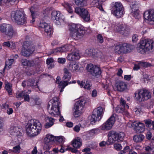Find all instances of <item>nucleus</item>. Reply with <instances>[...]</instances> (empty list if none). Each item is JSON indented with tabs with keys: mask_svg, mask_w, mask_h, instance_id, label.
Segmentation results:
<instances>
[{
	"mask_svg": "<svg viewBox=\"0 0 154 154\" xmlns=\"http://www.w3.org/2000/svg\"><path fill=\"white\" fill-rule=\"evenodd\" d=\"M42 129L41 123L38 121L32 122V120L29 122L26 127V133L29 136H34L38 135Z\"/></svg>",
	"mask_w": 154,
	"mask_h": 154,
	"instance_id": "obj_1",
	"label": "nucleus"
},
{
	"mask_svg": "<svg viewBox=\"0 0 154 154\" xmlns=\"http://www.w3.org/2000/svg\"><path fill=\"white\" fill-rule=\"evenodd\" d=\"M137 51L142 54H144L149 51L154 50V42L150 39L142 41L139 43L137 48Z\"/></svg>",
	"mask_w": 154,
	"mask_h": 154,
	"instance_id": "obj_2",
	"label": "nucleus"
},
{
	"mask_svg": "<svg viewBox=\"0 0 154 154\" xmlns=\"http://www.w3.org/2000/svg\"><path fill=\"white\" fill-rule=\"evenodd\" d=\"M12 20L17 24L19 25H26L27 18L24 12L20 10L12 11L11 13Z\"/></svg>",
	"mask_w": 154,
	"mask_h": 154,
	"instance_id": "obj_3",
	"label": "nucleus"
},
{
	"mask_svg": "<svg viewBox=\"0 0 154 154\" xmlns=\"http://www.w3.org/2000/svg\"><path fill=\"white\" fill-rule=\"evenodd\" d=\"M70 29L71 37L75 40L81 39L85 33L84 27L80 24H73L71 25Z\"/></svg>",
	"mask_w": 154,
	"mask_h": 154,
	"instance_id": "obj_4",
	"label": "nucleus"
},
{
	"mask_svg": "<svg viewBox=\"0 0 154 154\" xmlns=\"http://www.w3.org/2000/svg\"><path fill=\"white\" fill-rule=\"evenodd\" d=\"M134 97L136 100L139 102H141L150 98L151 97V94L147 90H139L135 92Z\"/></svg>",
	"mask_w": 154,
	"mask_h": 154,
	"instance_id": "obj_5",
	"label": "nucleus"
},
{
	"mask_svg": "<svg viewBox=\"0 0 154 154\" xmlns=\"http://www.w3.org/2000/svg\"><path fill=\"white\" fill-rule=\"evenodd\" d=\"M35 50V46L30 42L25 41L22 46L21 53L24 56H29L33 53Z\"/></svg>",
	"mask_w": 154,
	"mask_h": 154,
	"instance_id": "obj_6",
	"label": "nucleus"
},
{
	"mask_svg": "<svg viewBox=\"0 0 154 154\" xmlns=\"http://www.w3.org/2000/svg\"><path fill=\"white\" fill-rule=\"evenodd\" d=\"M58 98L55 97L53 98L51 103H52V107L51 109L49 108V104L48 106V112L52 116H56V115H59L60 114V111L59 110V102L58 101Z\"/></svg>",
	"mask_w": 154,
	"mask_h": 154,
	"instance_id": "obj_7",
	"label": "nucleus"
},
{
	"mask_svg": "<svg viewBox=\"0 0 154 154\" xmlns=\"http://www.w3.org/2000/svg\"><path fill=\"white\" fill-rule=\"evenodd\" d=\"M109 140L110 143H113L116 141L120 142L124 140L125 137L124 133L122 132L117 133L114 131H110L109 134Z\"/></svg>",
	"mask_w": 154,
	"mask_h": 154,
	"instance_id": "obj_8",
	"label": "nucleus"
},
{
	"mask_svg": "<svg viewBox=\"0 0 154 154\" xmlns=\"http://www.w3.org/2000/svg\"><path fill=\"white\" fill-rule=\"evenodd\" d=\"M0 31L9 39L12 38L14 33L13 26L6 23L0 25Z\"/></svg>",
	"mask_w": 154,
	"mask_h": 154,
	"instance_id": "obj_9",
	"label": "nucleus"
},
{
	"mask_svg": "<svg viewBox=\"0 0 154 154\" xmlns=\"http://www.w3.org/2000/svg\"><path fill=\"white\" fill-rule=\"evenodd\" d=\"M104 109L101 106L95 109L93 112V114L91 119V123L94 125L97 121H99L101 118Z\"/></svg>",
	"mask_w": 154,
	"mask_h": 154,
	"instance_id": "obj_10",
	"label": "nucleus"
},
{
	"mask_svg": "<svg viewBox=\"0 0 154 154\" xmlns=\"http://www.w3.org/2000/svg\"><path fill=\"white\" fill-rule=\"evenodd\" d=\"M86 103L85 98H82L76 102L74 105L73 111L74 112V115L77 116H79L82 112V110L85 103Z\"/></svg>",
	"mask_w": 154,
	"mask_h": 154,
	"instance_id": "obj_11",
	"label": "nucleus"
},
{
	"mask_svg": "<svg viewBox=\"0 0 154 154\" xmlns=\"http://www.w3.org/2000/svg\"><path fill=\"white\" fill-rule=\"evenodd\" d=\"M123 7L121 3L120 2H117L112 7L111 13L116 17L120 18L123 14Z\"/></svg>",
	"mask_w": 154,
	"mask_h": 154,
	"instance_id": "obj_12",
	"label": "nucleus"
},
{
	"mask_svg": "<svg viewBox=\"0 0 154 154\" xmlns=\"http://www.w3.org/2000/svg\"><path fill=\"white\" fill-rule=\"evenodd\" d=\"M87 69L88 71L93 76L96 77H99L102 72L99 66L94 65L91 63L88 64Z\"/></svg>",
	"mask_w": 154,
	"mask_h": 154,
	"instance_id": "obj_13",
	"label": "nucleus"
},
{
	"mask_svg": "<svg viewBox=\"0 0 154 154\" xmlns=\"http://www.w3.org/2000/svg\"><path fill=\"white\" fill-rule=\"evenodd\" d=\"M116 116V114H113L101 126V130H108L110 129L115 122Z\"/></svg>",
	"mask_w": 154,
	"mask_h": 154,
	"instance_id": "obj_14",
	"label": "nucleus"
},
{
	"mask_svg": "<svg viewBox=\"0 0 154 154\" xmlns=\"http://www.w3.org/2000/svg\"><path fill=\"white\" fill-rule=\"evenodd\" d=\"M55 137L52 135L47 134L44 139V149L46 150H48L51 147V145L55 141Z\"/></svg>",
	"mask_w": 154,
	"mask_h": 154,
	"instance_id": "obj_15",
	"label": "nucleus"
},
{
	"mask_svg": "<svg viewBox=\"0 0 154 154\" xmlns=\"http://www.w3.org/2000/svg\"><path fill=\"white\" fill-rule=\"evenodd\" d=\"M75 12L79 14L85 21H88L90 20V15L88 11L83 8L76 7Z\"/></svg>",
	"mask_w": 154,
	"mask_h": 154,
	"instance_id": "obj_16",
	"label": "nucleus"
},
{
	"mask_svg": "<svg viewBox=\"0 0 154 154\" xmlns=\"http://www.w3.org/2000/svg\"><path fill=\"white\" fill-rule=\"evenodd\" d=\"M57 11H53L51 13L52 19L55 21V23L59 25L61 23L64 21V17L62 15Z\"/></svg>",
	"mask_w": 154,
	"mask_h": 154,
	"instance_id": "obj_17",
	"label": "nucleus"
},
{
	"mask_svg": "<svg viewBox=\"0 0 154 154\" xmlns=\"http://www.w3.org/2000/svg\"><path fill=\"white\" fill-rule=\"evenodd\" d=\"M75 49L74 47L73 46L69 44L65 45L61 47L57 48L51 51V53H62L66 52L67 51H70L72 52Z\"/></svg>",
	"mask_w": 154,
	"mask_h": 154,
	"instance_id": "obj_18",
	"label": "nucleus"
},
{
	"mask_svg": "<svg viewBox=\"0 0 154 154\" xmlns=\"http://www.w3.org/2000/svg\"><path fill=\"white\" fill-rule=\"evenodd\" d=\"M135 47L134 45L124 43L120 45V49L118 51L121 53H126L130 52Z\"/></svg>",
	"mask_w": 154,
	"mask_h": 154,
	"instance_id": "obj_19",
	"label": "nucleus"
},
{
	"mask_svg": "<svg viewBox=\"0 0 154 154\" xmlns=\"http://www.w3.org/2000/svg\"><path fill=\"white\" fill-rule=\"evenodd\" d=\"M132 125L135 127V129L137 133H143L145 130V126L143 123L135 122H133Z\"/></svg>",
	"mask_w": 154,
	"mask_h": 154,
	"instance_id": "obj_20",
	"label": "nucleus"
},
{
	"mask_svg": "<svg viewBox=\"0 0 154 154\" xmlns=\"http://www.w3.org/2000/svg\"><path fill=\"white\" fill-rule=\"evenodd\" d=\"M39 27L44 29L45 33L50 35L51 33V27L48 24L43 21L42 20V21L40 23Z\"/></svg>",
	"mask_w": 154,
	"mask_h": 154,
	"instance_id": "obj_21",
	"label": "nucleus"
},
{
	"mask_svg": "<svg viewBox=\"0 0 154 154\" xmlns=\"http://www.w3.org/2000/svg\"><path fill=\"white\" fill-rule=\"evenodd\" d=\"M21 128L17 126H12L10 130V132L11 135L18 136L21 134Z\"/></svg>",
	"mask_w": 154,
	"mask_h": 154,
	"instance_id": "obj_22",
	"label": "nucleus"
},
{
	"mask_svg": "<svg viewBox=\"0 0 154 154\" xmlns=\"http://www.w3.org/2000/svg\"><path fill=\"white\" fill-rule=\"evenodd\" d=\"M143 16L145 19L152 21L154 24V10L145 11L144 13Z\"/></svg>",
	"mask_w": 154,
	"mask_h": 154,
	"instance_id": "obj_23",
	"label": "nucleus"
},
{
	"mask_svg": "<svg viewBox=\"0 0 154 154\" xmlns=\"http://www.w3.org/2000/svg\"><path fill=\"white\" fill-rule=\"evenodd\" d=\"M117 90L120 92H123L127 89L126 84L123 82L119 81L116 84Z\"/></svg>",
	"mask_w": 154,
	"mask_h": 154,
	"instance_id": "obj_24",
	"label": "nucleus"
},
{
	"mask_svg": "<svg viewBox=\"0 0 154 154\" xmlns=\"http://www.w3.org/2000/svg\"><path fill=\"white\" fill-rule=\"evenodd\" d=\"M88 55L90 56H96L100 57L102 56V53L99 51L95 49H90L88 50Z\"/></svg>",
	"mask_w": 154,
	"mask_h": 154,
	"instance_id": "obj_25",
	"label": "nucleus"
},
{
	"mask_svg": "<svg viewBox=\"0 0 154 154\" xmlns=\"http://www.w3.org/2000/svg\"><path fill=\"white\" fill-rule=\"evenodd\" d=\"M69 69L72 72L78 71L79 69V66L77 63L71 62L69 63Z\"/></svg>",
	"mask_w": 154,
	"mask_h": 154,
	"instance_id": "obj_26",
	"label": "nucleus"
},
{
	"mask_svg": "<svg viewBox=\"0 0 154 154\" xmlns=\"http://www.w3.org/2000/svg\"><path fill=\"white\" fill-rule=\"evenodd\" d=\"M27 93V92H26L25 91H24L17 95L16 97L19 98L23 97L24 101L29 102L30 100L29 96L28 94H26Z\"/></svg>",
	"mask_w": 154,
	"mask_h": 154,
	"instance_id": "obj_27",
	"label": "nucleus"
},
{
	"mask_svg": "<svg viewBox=\"0 0 154 154\" xmlns=\"http://www.w3.org/2000/svg\"><path fill=\"white\" fill-rule=\"evenodd\" d=\"M72 146L75 148H79L82 145V142L80 141V139L79 137L74 139L72 144Z\"/></svg>",
	"mask_w": 154,
	"mask_h": 154,
	"instance_id": "obj_28",
	"label": "nucleus"
},
{
	"mask_svg": "<svg viewBox=\"0 0 154 154\" xmlns=\"http://www.w3.org/2000/svg\"><path fill=\"white\" fill-rule=\"evenodd\" d=\"M144 137V136L142 134L136 135L133 137V140L136 143H140L143 140Z\"/></svg>",
	"mask_w": 154,
	"mask_h": 154,
	"instance_id": "obj_29",
	"label": "nucleus"
},
{
	"mask_svg": "<svg viewBox=\"0 0 154 154\" xmlns=\"http://www.w3.org/2000/svg\"><path fill=\"white\" fill-rule=\"evenodd\" d=\"M12 84L11 83L7 82L5 83V89L8 92V94L9 95H12Z\"/></svg>",
	"mask_w": 154,
	"mask_h": 154,
	"instance_id": "obj_30",
	"label": "nucleus"
},
{
	"mask_svg": "<svg viewBox=\"0 0 154 154\" xmlns=\"http://www.w3.org/2000/svg\"><path fill=\"white\" fill-rule=\"evenodd\" d=\"M37 82H35V80L34 79H29L26 82L27 85L28 86L32 87V88H37Z\"/></svg>",
	"mask_w": 154,
	"mask_h": 154,
	"instance_id": "obj_31",
	"label": "nucleus"
},
{
	"mask_svg": "<svg viewBox=\"0 0 154 154\" xmlns=\"http://www.w3.org/2000/svg\"><path fill=\"white\" fill-rule=\"evenodd\" d=\"M64 75L63 77L64 80L67 79L69 80L71 78V73L69 72V70L66 68H65L63 69Z\"/></svg>",
	"mask_w": 154,
	"mask_h": 154,
	"instance_id": "obj_32",
	"label": "nucleus"
},
{
	"mask_svg": "<svg viewBox=\"0 0 154 154\" xmlns=\"http://www.w3.org/2000/svg\"><path fill=\"white\" fill-rule=\"evenodd\" d=\"M95 7L98 8L100 11H104L102 7V3L100 0H94L92 2Z\"/></svg>",
	"mask_w": 154,
	"mask_h": 154,
	"instance_id": "obj_33",
	"label": "nucleus"
},
{
	"mask_svg": "<svg viewBox=\"0 0 154 154\" xmlns=\"http://www.w3.org/2000/svg\"><path fill=\"white\" fill-rule=\"evenodd\" d=\"M116 111L118 113H122L123 115L127 114L128 112L125 111V107L121 105L118 106L116 108Z\"/></svg>",
	"mask_w": 154,
	"mask_h": 154,
	"instance_id": "obj_34",
	"label": "nucleus"
},
{
	"mask_svg": "<svg viewBox=\"0 0 154 154\" xmlns=\"http://www.w3.org/2000/svg\"><path fill=\"white\" fill-rule=\"evenodd\" d=\"M47 119L48 120L49 122L46 123L45 124V126L46 128H48L52 126L54 124V119L51 117H47Z\"/></svg>",
	"mask_w": 154,
	"mask_h": 154,
	"instance_id": "obj_35",
	"label": "nucleus"
},
{
	"mask_svg": "<svg viewBox=\"0 0 154 154\" xmlns=\"http://www.w3.org/2000/svg\"><path fill=\"white\" fill-rule=\"evenodd\" d=\"M46 63L49 66L48 68L49 69H51L54 67V60L53 58L48 59L46 60Z\"/></svg>",
	"mask_w": 154,
	"mask_h": 154,
	"instance_id": "obj_36",
	"label": "nucleus"
},
{
	"mask_svg": "<svg viewBox=\"0 0 154 154\" xmlns=\"http://www.w3.org/2000/svg\"><path fill=\"white\" fill-rule=\"evenodd\" d=\"M71 52L74 57V60H78L80 58V55L78 51L75 49L72 51Z\"/></svg>",
	"mask_w": 154,
	"mask_h": 154,
	"instance_id": "obj_37",
	"label": "nucleus"
},
{
	"mask_svg": "<svg viewBox=\"0 0 154 154\" xmlns=\"http://www.w3.org/2000/svg\"><path fill=\"white\" fill-rule=\"evenodd\" d=\"M124 27L122 25H120L118 26H115L114 30L116 32H119L122 34H124Z\"/></svg>",
	"mask_w": 154,
	"mask_h": 154,
	"instance_id": "obj_38",
	"label": "nucleus"
},
{
	"mask_svg": "<svg viewBox=\"0 0 154 154\" xmlns=\"http://www.w3.org/2000/svg\"><path fill=\"white\" fill-rule=\"evenodd\" d=\"M31 13V15L32 17V19L30 21L31 23H33L35 21V20L34 18V17L35 15V12L34 10V8L32 7L29 9Z\"/></svg>",
	"mask_w": 154,
	"mask_h": 154,
	"instance_id": "obj_39",
	"label": "nucleus"
},
{
	"mask_svg": "<svg viewBox=\"0 0 154 154\" xmlns=\"http://www.w3.org/2000/svg\"><path fill=\"white\" fill-rule=\"evenodd\" d=\"M68 84V82L67 81H61L59 84V86L61 88L64 89L65 87Z\"/></svg>",
	"mask_w": 154,
	"mask_h": 154,
	"instance_id": "obj_40",
	"label": "nucleus"
},
{
	"mask_svg": "<svg viewBox=\"0 0 154 154\" xmlns=\"http://www.w3.org/2000/svg\"><path fill=\"white\" fill-rule=\"evenodd\" d=\"M141 68L147 67L150 66L151 64L150 63L146 62L140 61L139 62Z\"/></svg>",
	"mask_w": 154,
	"mask_h": 154,
	"instance_id": "obj_41",
	"label": "nucleus"
},
{
	"mask_svg": "<svg viewBox=\"0 0 154 154\" xmlns=\"http://www.w3.org/2000/svg\"><path fill=\"white\" fill-rule=\"evenodd\" d=\"M92 87V84L90 82L87 81L86 83L84 86V88L85 89H87L88 90H90Z\"/></svg>",
	"mask_w": 154,
	"mask_h": 154,
	"instance_id": "obj_42",
	"label": "nucleus"
},
{
	"mask_svg": "<svg viewBox=\"0 0 154 154\" xmlns=\"http://www.w3.org/2000/svg\"><path fill=\"white\" fill-rule=\"evenodd\" d=\"M130 31V28L129 26H126L124 27L123 30L124 34H122L125 35H128Z\"/></svg>",
	"mask_w": 154,
	"mask_h": 154,
	"instance_id": "obj_43",
	"label": "nucleus"
},
{
	"mask_svg": "<svg viewBox=\"0 0 154 154\" xmlns=\"http://www.w3.org/2000/svg\"><path fill=\"white\" fill-rule=\"evenodd\" d=\"M14 61V59H8V61H6L5 62V67L4 69L6 68L7 66H11Z\"/></svg>",
	"mask_w": 154,
	"mask_h": 154,
	"instance_id": "obj_44",
	"label": "nucleus"
},
{
	"mask_svg": "<svg viewBox=\"0 0 154 154\" xmlns=\"http://www.w3.org/2000/svg\"><path fill=\"white\" fill-rule=\"evenodd\" d=\"M20 147L19 145L16 146L13 148L12 151L14 152H19L20 151Z\"/></svg>",
	"mask_w": 154,
	"mask_h": 154,
	"instance_id": "obj_45",
	"label": "nucleus"
},
{
	"mask_svg": "<svg viewBox=\"0 0 154 154\" xmlns=\"http://www.w3.org/2000/svg\"><path fill=\"white\" fill-rule=\"evenodd\" d=\"M146 126L148 127H149L151 126V124H152V121L149 119H146L144 121Z\"/></svg>",
	"mask_w": 154,
	"mask_h": 154,
	"instance_id": "obj_46",
	"label": "nucleus"
},
{
	"mask_svg": "<svg viewBox=\"0 0 154 154\" xmlns=\"http://www.w3.org/2000/svg\"><path fill=\"white\" fill-rule=\"evenodd\" d=\"M34 61L35 64V66L39 65L41 62V60L39 58H36L33 60Z\"/></svg>",
	"mask_w": 154,
	"mask_h": 154,
	"instance_id": "obj_47",
	"label": "nucleus"
},
{
	"mask_svg": "<svg viewBox=\"0 0 154 154\" xmlns=\"http://www.w3.org/2000/svg\"><path fill=\"white\" fill-rule=\"evenodd\" d=\"M63 138L64 137L62 136L55 137V140H56L59 143H61L64 141Z\"/></svg>",
	"mask_w": 154,
	"mask_h": 154,
	"instance_id": "obj_48",
	"label": "nucleus"
},
{
	"mask_svg": "<svg viewBox=\"0 0 154 154\" xmlns=\"http://www.w3.org/2000/svg\"><path fill=\"white\" fill-rule=\"evenodd\" d=\"M29 60L26 59H22L21 60V63L24 66H28Z\"/></svg>",
	"mask_w": 154,
	"mask_h": 154,
	"instance_id": "obj_49",
	"label": "nucleus"
},
{
	"mask_svg": "<svg viewBox=\"0 0 154 154\" xmlns=\"http://www.w3.org/2000/svg\"><path fill=\"white\" fill-rule=\"evenodd\" d=\"M97 40L100 43H102L103 42V37L101 34H99L97 35Z\"/></svg>",
	"mask_w": 154,
	"mask_h": 154,
	"instance_id": "obj_50",
	"label": "nucleus"
},
{
	"mask_svg": "<svg viewBox=\"0 0 154 154\" xmlns=\"http://www.w3.org/2000/svg\"><path fill=\"white\" fill-rule=\"evenodd\" d=\"M73 55L72 54V52L68 54V56L67 57V59L69 61H74V57H73Z\"/></svg>",
	"mask_w": 154,
	"mask_h": 154,
	"instance_id": "obj_51",
	"label": "nucleus"
},
{
	"mask_svg": "<svg viewBox=\"0 0 154 154\" xmlns=\"http://www.w3.org/2000/svg\"><path fill=\"white\" fill-rule=\"evenodd\" d=\"M66 59L65 58H59L57 59V61L59 63L63 64L65 63Z\"/></svg>",
	"mask_w": 154,
	"mask_h": 154,
	"instance_id": "obj_52",
	"label": "nucleus"
},
{
	"mask_svg": "<svg viewBox=\"0 0 154 154\" xmlns=\"http://www.w3.org/2000/svg\"><path fill=\"white\" fill-rule=\"evenodd\" d=\"M145 150L146 151L145 152H150L152 154L153 152H154L153 151L152 148L148 146L146 147Z\"/></svg>",
	"mask_w": 154,
	"mask_h": 154,
	"instance_id": "obj_53",
	"label": "nucleus"
},
{
	"mask_svg": "<svg viewBox=\"0 0 154 154\" xmlns=\"http://www.w3.org/2000/svg\"><path fill=\"white\" fill-rule=\"evenodd\" d=\"M85 0H75V3L78 6L82 5L83 6V2Z\"/></svg>",
	"mask_w": 154,
	"mask_h": 154,
	"instance_id": "obj_54",
	"label": "nucleus"
},
{
	"mask_svg": "<svg viewBox=\"0 0 154 154\" xmlns=\"http://www.w3.org/2000/svg\"><path fill=\"white\" fill-rule=\"evenodd\" d=\"M100 131V130L98 128H95L92 129L89 131V132L90 134H94L97 133Z\"/></svg>",
	"mask_w": 154,
	"mask_h": 154,
	"instance_id": "obj_55",
	"label": "nucleus"
},
{
	"mask_svg": "<svg viewBox=\"0 0 154 154\" xmlns=\"http://www.w3.org/2000/svg\"><path fill=\"white\" fill-rule=\"evenodd\" d=\"M115 149L119 151L122 149V146L120 144H115L114 145Z\"/></svg>",
	"mask_w": 154,
	"mask_h": 154,
	"instance_id": "obj_56",
	"label": "nucleus"
},
{
	"mask_svg": "<svg viewBox=\"0 0 154 154\" xmlns=\"http://www.w3.org/2000/svg\"><path fill=\"white\" fill-rule=\"evenodd\" d=\"M133 16L136 19H139L140 17V16L139 14V11L138 10H136V11L133 13Z\"/></svg>",
	"mask_w": 154,
	"mask_h": 154,
	"instance_id": "obj_57",
	"label": "nucleus"
},
{
	"mask_svg": "<svg viewBox=\"0 0 154 154\" xmlns=\"http://www.w3.org/2000/svg\"><path fill=\"white\" fill-rule=\"evenodd\" d=\"M138 40V36L136 34H134L132 37V41L134 42H136Z\"/></svg>",
	"mask_w": 154,
	"mask_h": 154,
	"instance_id": "obj_58",
	"label": "nucleus"
},
{
	"mask_svg": "<svg viewBox=\"0 0 154 154\" xmlns=\"http://www.w3.org/2000/svg\"><path fill=\"white\" fill-rule=\"evenodd\" d=\"M120 105H121L122 106L125 107L126 104V101L124 100L123 98H121L120 101Z\"/></svg>",
	"mask_w": 154,
	"mask_h": 154,
	"instance_id": "obj_59",
	"label": "nucleus"
},
{
	"mask_svg": "<svg viewBox=\"0 0 154 154\" xmlns=\"http://www.w3.org/2000/svg\"><path fill=\"white\" fill-rule=\"evenodd\" d=\"M141 67L139 62H138L137 64H134V66L133 67V69L134 70H137L139 69Z\"/></svg>",
	"mask_w": 154,
	"mask_h": 154,
	"instance_id": "obj_60",
	"label": "nucleus"
},
{
	"mask_svg": "<svg viewBox=\"0 0 154 154\" xmlns=\"http://www.w3.org/2000/svg\"><path fill=\"white\" fill-rule=\"evenodd\" d=\"M28 66L30 67L35 66L33 60H29Z\"/></svg>",
	"mask_w": 154,
	"mask_h": 154,
	"instance_id": "obj_61",
	"label": "nucleus"
},
{
	"mask_svg": "<svg viewBox=\"0 0 154 154\" xmlns=\"http://www.w3.org/2000/svg\"><path fill=\"white\" fill-rule=\"evenodd\" d=\"M152 136V134L151 132L148 131L147 133L146 136V137L147 139L148 140L150 139Z\"/></svg>",
	"mask_w": 154,
	"mask_h": 154,
	"instance_id": "obj_62",
	"label": "nucleus"
},
{
	"mask_svg": "<svg viewBox=\"0 0 154 154\" xmlns=\"http://www.w3.org/2000/svg\"><path fill=\"white\" fill-rule=\"evenodd\" d=\"M80 130V125H76L74 128V130L76 132H78Z\"/></svg>",
	"mask_w": 154,
	"mask_h": 154,
	"instance_id": "obj_63",
	"label": "nucleus"
},
{
	"mask_svg": "<svg viewBox=\"0 0 154 154\" xmlns=\"http://www.w3.org/2000/svg\"><path fill=\"white\" fill-rule=\"evenodd\" d=\"M3 45L5 47H9L10 45V44L9 41H7L4 42L3 44Z\"/></svg>",
	"mask_w": 154,
	"mask_h": 154,
	"instance_id": "obj_64",
	"label": "nucleus"
}]
</instances>
